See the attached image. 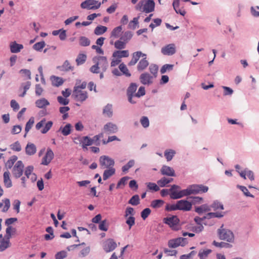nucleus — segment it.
I'll use <instances>...</instances> for the list:
<instances>
[{
  "label": "nucleus",
  "mask_w": 259,
  "mask_h": 259,
  "mask_svg": "<svg viewBox=\"0 0 259 259\" xmlns=\"http://www.w3.org/2000/svg\"><path fill=\"white\" fill-rule=\"evenodd\" d=\"M180 219L177 215H172L170 217L164 218L163 222L164 224L169 226L173 230L177 231L179 229V224Z\"/></svg>",
  "instance_id": "nucleus-2"
},
{
  "label": "nucleus",
  "mask_w": 259,
  "mask_h": 259,
  "mask_svg": "<svg viewBox=\"0 0 259 259\" xmlns=\"http://www.w3.org/2000/svg\"><path fill=\"white\" fill-rule=\"evenodd\" d=\"M67 255V252L65 250H62L58 252L55 254V259H64Z\"/></svg>",
  "instance_id": "nucleus-64"
},
{
  "label": "nucleus",
  "mask_w": 259,
  "mask_h": 259,
  "mask_svg": "<svg viewBox=\"0 0 259 259\" xmlns=\"http://www.w3.org/2000/svg\"><path fill=\"white\" fill-rule=\"evenodd\" d=\"M195 223L198 225H200L204 224V225H208L212 226L213 225V223H209L207 220V218L206 217V215L202 218H200L199 217H195L194 219Z\"/></svg>",
  "instance_id": "nucleus-21"
},
{
  "label": "nucleus",
  "mask_w": 259,
  "mask_h": 259,
  "mask_svg": "<svg viewBox=\"0 0 259 259\" xmlns=\"http://www.w3.org/2000/svg\"><path fill=\"white\" fill-rule=\"evenodd\" d=\"M176 154V151L172 149H167L164 151V155L167 161L171 160Z\"/></svg>",
  "instance_id": "nucleus-40"
},
{
  "label": "nucleus",
  "mask_w": 259,
  "mask_h": 259,
  "mask_svg": "<svg viewBox=\"0 0 259 259\" xmlns=\"http://www.w3.org/2000/svg\"><path fill=\"white\" fill-rule=\"evenodd\" d=\"M178 210L177 206V203L176 204H169L167 203L165 207V210L167 211H172Z\"/></svg>",
  "instance_id": "nucleus-63"
},
{
  "label": "nucleus",
  "mask_w": 259,
  "mask_h": 259,
  "mask_svg": "<svg viewBox=\"0 0 259 259\" xmlns=\"http://www.w3.org/2000/svg\"><path fill=\"white\" fill-rule=\"evenodd\" d=\"M34 122V117H30V119H29V120L27 122L26 125H25V131L26 133H27L30 131V130Z\"/></svg>",
  "instance_id": "nucleus-59"
},
{
  "label": "nucleus",
  "mask_w": 259,
  "mask_h": 259,
  "mask_svg": "<svg viewBox=\"0 0 259 259\" xmlns=\"http://www.w3.org/2000/svg\"><path fill=\"white\" fill-rule=\"evenodd\" d=\"M93 62H96L98 63L100 68L103 72H105L108 67V63L107 57L105 56H97L93 58Z\"/></svg>",
  "instance_id": "nucleus-6"
},
{
  "label": "nucleus",
  "mask_w": 259,
  "mask_h": 259,
  "mask_svg": "<svg viewBox=\"0 0 259 259\" xmlns=\"http://www.w3.org/2000/svg\"><path fill=\"white\" fill-rule=\"evenodd\" d=\"M211 210L210 207L207 204H202L200 206L196 207L195 212L199 214L203 213L204 212H208Z\"/></svg>",
  "instance_id": "nucleus-26"
},
{
  "label": "nucleus",
  "mask_w": 259,
  "mask_h": 259,
  "mask_svg": "<svg viewBox=\"0 0 259 259\" xmlns=\"http://www.w3.org/2000/svg\"><path fill=\"white\" fill-rule=\"evenodd\" d=\"M140 53H138V52H136L133 53L132 54V58L131 60L128 63L129 66H133L135 65L140 58Z\"/></svg>",
  "instance_id": "nucleus-38"
},
{
  "label": "nucleus",
  "mask_w": 259,
  "mask_h": 259,
  "mask_svg": "<svg viewBox=\"0 0 259 259\" xmlns=\"http://www.w3.org/2000/svg\"><path fill=\"white\" fill-rule=\"evenodd\" d=\"M217 235L220 240L229 243L234 242L235 236L233 232L231 230L225 228L224 224H222L217 230Z\"/></svg>",
  "instance_id": "nucleus-1"
},
{
  "label": "nucleus",
  "mask_w": 259,
  "mask_h": 259,
  "mask_svg": "<svg viewBox=\"0 0 259 259\" xmlns=\"http://www.w3.org/2000/svg\"><path fill=\"white\" fill-rule=\"evenodd\" d=\"M211 250L208 249L205 250H200L198 253V256L200 259H205L208 255L211 252Z\"/></svg>",
  "instance_id": "nucleus-56"
},
{
  "label": "nucleus",
  "mask_w": 259,
  "mask_h": 259,
  "mask_svg": "<svg viewBox=\"0 0 259 259\" xmlns=\"http://www.w3.org/2000/svg\"><path fill=\"white\" fill-rule=\"evenodd\" d=\"M126 43L120 39L116 40L114 42V47L118 50H122L125 48Z\"/></svg>",
  "instance_id": "nucleus-53"
},
{
  "label": "nucleus",
  "mask_w": 259,
  "mask_h": 259,
  "mask_svg": "<svg viewBox=\"0 0 259 259\" xmlns=\"http://www.w3.org/2000/svg\"><path fill=\"white\" fill-rule=\"evenodd\" d=\"M99 162L102 167L107 168L113 167L115 164L114 159L106 155L101 156L99 158Z\"/></svg>",
  "instance_id": "nucleus-8"
},
{
  "label": "nucleus",
  "mask_w": 259,
  "mask_h": 259,
  "mask_svg": "<svg viewBox=\"0 0 259 259\" xmlns=\"http://www.w3.org/2000/svg\"><path fill=\"white\" fill-rule=\"evenodd\" d=\"M74 140H78L80 143L82 144V147L83 149H87V147L91 146L93 144V140L88 136H84L80 139L79 137L74 138Z\"/></svg>",
  "instance_id": "nucleus-17"
},
{
  "label": "nucleus",
  "mask_w": 259,
  "mask_h": 259,
  "mask_svg": "<svg viewBox=\"0 0 259 259\" xmlns=\"http://www.w3.org/2000/svg\"><path fill=\"white\" fill-rule=\"evenodd\" d=\"M133 34L130 31H126L120 37V39L126 44L133 37Z\"/></svg>",
  "instance_id": "nucleus-39"
},
{
  "label": "nucleus",
  "mask_w": 259,
  "mask_h": 259,
  "mask_svg": "<svg viewBox=\"0 0 259 259\" xmlns=\"http://www.w3.org/2000/svg\"><path fill=\"white\" fill-rule=\"evenodd\" d=\"M161 174L162 175L167 176H175V172L172 168L167 165H163L160 169Z\"/></svg>",
  "instance_id": "nucleus-19"
},
{
  "label": "nucleus",
  "mask_w": 259,
  "mask_h": 259,
  "mask_svg": "<svg viewBox=\"0 0 259 259\" xmlns=\"http://www.w3.org/2000/svg\"><path fill=\"white\" fill-rule=\"evenodd\" d=\"M36 151L35 145L33 143H28L25 148L26 154L28 155H34Z\"/></svg>",
  "instance_id": "nucleus-24"
},
{
  "label": "nucleus",
  "mask_w": 259,
  "mask_h": 259,
  "mask_svg": "<svg viewBox=\"0 0 259 259\" xmlns=\"http://www.w3.org/2000/svg\"><path fill=\"white\" fill-rule=\"evenodd\" d=\"M138 85L136 83L132 82L130 83V85L126 90V96L127 97L128 101L132 104L136 103V101L133 99L135 97L136 92L137 90Z\"/></svg>",
  "instance_id": "nucleus-4"
},
{
  "label": "nucleus",
  "mask_w": 259,
  "mask_h": 259,
  "mask_svg": "<svg viewBox=\"0 0 259 259\" xmlns=\"http://www.w3.org/2000/svg\"><path fill=\"white\" fill-rule=\"evenodd\" d=\"M174 67V65L172 64H164L162 66L160 69V73L161 74L165 73L167 70L170 71L172 70Z\"/></svg>",
  "instance_id": "nucleus-62"
},
{
  "label": "nucleus",
  "mask_w": 259,
  "mask_h": 259,
  "mask_svg": "<svg viewBox=\"0 0 259 259\" xmlns=\"http://www.w3.org/2000/svg\"><path fill=\"white\" fill-rule=\"evenodd\" d=\"M119 68L121 72H122V73L124 74L126 76L130 77L131 76V73L129 72L127 67L124 63H121L119 65Z\"/></svg>",
  "instance_id": "nucleus-51"
},
{
  "label": "nucleus",
  "mask_w": 259,
  "mask_h": 259,
  "mask_svg": "<svg viewBox=\"0 0 259 259\" xmlns=\"http://www.w3.org/2000/svg\"><path fill=\"white\" fill-rule=\"evenodd\" d=\"M23 48V46L22 45L17 44L16 41L13 42L10 45V50L12 53H19Z\"/></svg>",
  "instance_id": "nucleus-25"
},
{
  "label": "nucleus",
  "mask_w": 259,
  "mask_h": 259,
  "mask_svg": "<svg viewBox=\"0 0 259 259\" xmlns=\"http://www.w3.org/2000/svg\"><path fill=\"white\" fill-rule=\"evenodd\" d=\"M143 8V12L149 13L154 11L155 2L153 0H145Z\"/></svg>",
  "instance_id": "nucleus-16"
},
{
  "label": "nucleus",
  "mask_w": 259,
  "mask_h": 259,
  "mask_svg": "<svg viewBox=\"0 0 259 259\" xmlns=\"http://www.w3.org/2000/svg\"><path fill=\"white\" fill-rule=\"evenodd\" d=\"M54 152L51 148H48L45 155L42 159L41 164L48 165L54 158Z\"/></svg>",
  "instance_id": "nucleus-13"
},
{
  "label": "nucleus",
  "mask_w": 259,
  "mask_h": 259,
  "mask_svg": "<svg viewBox=\"0 0 259 259\" xmlns=\"http://www.w3.org/2000/svg\"><path fill=\"white\" fill-rule=\"evenodd\" d=\"M181 242H180V239L179 237L170 239L168 241V246L169 248H175L179 246H181Z\"/></svg>",
  "instance_id": "nucleus-30"
},
{
  "label": "nucleus",
  "mask_w": 259,
  "mask_h": 259,
  "mask_svg": "<svg viewBox=\"0 0 259 259\" xmlns=\"http://www.w3.org/2000/svg\"><path fill=\"white\" fill-rule=\"evenodd\" d=\"M178 189H175V191H172L171 196L172 199H178L185 196L192 195V190L189 185L186 189L178 191Z\"/></svg>",
  "instance_id": "nucleus-3"
},
{
  "label": "nucleus",
  "mask_w": 259,
  "mask_h": 259,
  "mask_svg": "<svg viewBox=\"0 0 259 259\" xmlns=\"http://www.w3.org/2000/svg\"><path fill=\"white\" fill-rule=\"evenodd\" d=\"M10 173L7 170L4 173V184L7 188H11L12 186V181L10 178Z\"/></svg>",
  "instance_id": "nucleus-22"
},
{
  "label": "nucleus",
  "mask_w": 259,
  "mask_h": 259,
  "mask_svg": "<svg viewBox=\"0 0 259 259\" xmlns=\"http://www.w3.org/2000/svg\"><path fill=\"white\" fill-rule=\"evenodd\" d=\"M212 244L217 247L220 248H230L232 247V245H231L229 242H218L215 240L213 241L212 242Z\"/></svg>",
  "instance_id": "nucleus-34"
},
{
  "label": "nucleus",
  "mask_w": 259,
  "mask_h": 259,
  "mask_svg": "<svg viewBox=\"0 0 259 259\" xmlns=\"http://www.w3.org/2000/svg\"><path fill=\"white\" fill-rule=\"evenodd\" d=\"M140 17L134 18L133 21H131L128 24V27L133 29L136 28L137 25L139 24V19Z\"/></svg>",
  "instance_id": "nucleus-61"
},
{
  "label": "nucleus",
  "mask_w": 259,
  "mask_h": 259,
  "mask_svg": "<svg viewBox=\"0 0 259 259\" xmlns=\"http://www.w3.org/2000/svg\"><path fill=\"white\" fill-rule=\"evenodd\" d=\"M129 56V52L128 50H120L115 51L113 53L112 57L114 58H117L118 59L122 57H127Z\"/></svg>",
  "instance_id": "nucleus-23"
},
{
  "label": "nucleus",
  "mask_w": 259,
  "mask_h": 259,
  "mask_svg": "<svg viewBox=\"0 0 259 259\" xmlns=\"http://www.w3.org/2000/svg\"><path fill=\"white\" fill-rule=\"evenodd\" d=\"M178 209L185 211H190L192 208V203L187 200H180L177 201Z\"/></svg>",
  "instance_id": "nucleus-10"
},
{
  "label": "nucleus",
  "mask_w": 259,
  "mask_h": 259,
  "mask_svg": "<svg viewBox=\"0 0 259 259\" xmlns=\"http://www.w3.org/2000/svg\"><path fill=\"white\" fill-rule=\"evenodd\" d=\"M180 186L177 185H172L169 189H163L160 191V195L162 197H164L169 194L171 198V193L172 191H175V189H180Z\"/></svg>",
  "instance_id": "nucleus-18"
},
{
  "label": "nucleus",
  "mask_w": 259,
  "mask_h": 259,
  "mask_svg": "<svg viewBox=\"0 0 259 259\" xmlns=\"http://www.w3.org/2000/svg\"><path fill=\"white\" fill-rule=\"evenodd\" d=\"M71 127L72 126L71 124L67 123L63 128L62 126L60 127L59 131H61V133L63 136H67L71 133Z\"/></svg>",
  "instance_id": "nucleus-35"
},
{
  "label": "nucleus",
  "mask_w": 259,
  "mask_h": 259,
  "mask_svg": "<svg viewBox=\"0 0 259 259\" xmlns=\"http://www.w3.org/2000/svg\"><path fill=\"white\" fill-rule=\"evenodd\" d=\"M87 60V55L84 54L79 53L77 58H76L75 61L77 66L83 64Z\"/></svg>",
  "instance_id": "nucleus-41"
},
{
  "label": "nucleus",
  "mask_w": 259,
  "mask_h": 259,
  "mask_svg": "<svg viewBox=\"0 0 259 259\" xmlns=\"http://www.w3.org/2000/svg\"><path fill=\"white\" fill-rule=\"evenodd\" d=\"M149 69L151 73H152L154 77H156L158 70V65L152 64L150 65Z\"/></svg>",
  "instance_id": "nucleus-58"
},
{
  "label": "nucleus",
  "mask_w": 259,
  "mask_h": 259,
  "mask_svg": "<svg viewBox=\"0 0 259 259\" xmlns=\"http://www.w3.org/2000/svg\"><path fill=\"white\" fill-rule=\"evenodd\" d=\"M161 52L164 55L172 56L176 52L175 45L174 44L167 45L162 48Z\"/></svg>",
  "instance_id": "nucleus-11"
},
{
  "label": "nucleus",
  "mask_w": 259,
  "mask_h": 259,
  "mask_svg": "<svg viewBox=\"0 0 259 259\" xmlns=\"http://www.w3.org/2000/svg\"><path fill=\"white\" fill-rule=\"evenodd\" d=\"M164 203V201L161 199L153 200L151 203V206L154 208L160 207Z\"/></svg>",
  "instance_id": "nucleus-47"
},
{
  "label": "nucleus",
  "mask_w": 259,
  "mask_h": 259,
  "mask_svg": "<svg viewBox=\"0 0 259 259\" xmlns=\"http://www.w3.org/2000/svg\"><path fill=\"white\" fill-rule=\"evenodd\" d=\"M24 165L21 160H18L14 165L12 169V174L16 179L20 178L24 171Z\"/></svg>",
  "instance_id": "nucleus-5"
},
{
  "label": "nucleus",
  "mask_w": 259,
  "mask_h": 259,
  "mask_svg": "<svg viewBox=\"0 0 259 259\" xmlns=\"http://www.w3.org/2000/svg\"><path fill=\"white\" fill-rule=\"evenodd\" d=\"M115 173V169L114 167H109L105 170L103 175V179L104 181L107 180L110 177Z\"/></svg>",
  "instance_id": "nucleus-29"
},
{
  "label": "nucleus",
  "mask_w": 259,
  "mask_h": 259,
  "mask_svg": "<svg viewBox=\"0 0 259 259\" xmlns=\"http://www.w3.org/2000/svg\"><path fill=\"white\" fill-rule=\"evenodd\" d=\"M225 214V212H208L206 214V217L207 218V220L214 218H223Z\"/></svg>",
  "instance_id": "nucleus-33"
},
{
  "label": "nucleus",
  "mask_w": 259,
  "mask_h": 259,
  "mask_svg": "<svg viewBox=\"0 0 259 259\" xmlns=\"http://www.w3.org/2000/svg\"><path fill=\"white\" fill-rule=\"evenodd\" d=\"M101 4L100 2L96 0H85L81 4L80 6L82 9L95 10L98 9Z\"/></svg>",
  "instance_id": "nucleus-7"
},
{
  "label": "nucleus",
  "mask_w": 259,
  "mask_h": 259,
  "mask_svg": "<svg viewBox=\"0 0 259 259\" xmlns=\"http://www.w3.org/2000/svg\"><path fill=\"white\" fill-rule=\"evenodd\" d=\"M10 147L12 150L17 152H19L22 149L21 146L18 141L10 145Z\"/></svg>",
  "instance_id": "nucleus-60"
},
{
  "label": "nucleus",
  "mask_w": 259,
  "mask_h": 259,
  "mask_svg": "<svg viewBox=\"0 0 259 259\" xmlns=\"http://www.w3.org/2000/svg\"><path fill=\"white\" fill-rule=\"evenodd\" d=\"M117 247L116 243L113 239H108L104 243L103 249L106 252H109L115 249Z\"/></svg>",
  "instance_id": "nucleus-15"
},
{
  "label": "nucleus",
  "mask_w": 259,
  "mask_h": 259,
  "mask_svg": "<svg viewBox=\"0 0 259 259\" xmlns=\"http://www.w3.org/2000/svg\"><path fill=\"white\" fill-rule=\"evenodd\" d=\"M57 69L61 71L68 72L74 70V67L71 66L68 60H65L61 66H58Z\"/></svg>",
  "instance_id": "nucleus-20"
},
{
  "label": "nucleus",
  "mask_w": 259,
  "mask_h": 259,
  "mask_svg": "<svg viewBox=\"0 0 259 259\" xmlns=\"http://www.w3.org/2000/svg\"><path fill=\"white\" fill-rule=\"evenodd\" d=\"M135 163V161L134 159L130 160L125 165H123L122 168V171L123 172H127L128 169L132 167Z\"/></svg>",
  "instance_id": "nucleus-49"
},
{
  "label": "nucleus",
  "mask_w": 259,
  "mask_h": 259,
  "mask_svg": "<svg viewBox=\"0 0 259 259\" xmlns=\"http://www.w3.org/2000/svg\"><path fill=\"white\" fill-rule=\"evenodd\" d=\"M128 203L134 206L138 205L140 203L139 196L137 194L133 196L129 200Z\"/></svg>",
  "instance_id": "nucleus-48"
},
{
  "label": "nucleus",
  "mask_w": 259,
  "mask_h": 259,
  "mask_svg": "<svg viewBox=\"0 0 259 259\" xmlns=\"http://www.w3.org/2000/svg\"><path fill=\"white\" fill-rule=\"evenodd\" d=\"M10 240L9 237L7 240L3 239L0 244V251H3L9 246Z\"/></svg>",
  "instance_id": "nucleus-46"
},
{
  "label": "nucleus",
  "mask_w": 259,
  "mask_h": 259,
  "mask_svg": "<svg viewBox=\"0 0 259 259\" xmlns=\"http://www.w3.org/2000/svg\"><path fill=\"white\" fill-rule=\"evenodd\" d=\"M236 187L237 188L239 189L246 196L252 198L254 197V195L250 193L246 187L239 185H237Z\"/></svg>",
  "instance_id": "nucleus-50"
},
{
  "label": "nucleus",
  "mask_w": 259,
  "mask_h": 259,
  "mask_svg": "<svg viewBox=\"0 0 259 259\" xmlns=\"http://www.w3.org/2000/svg\"><path fill=\"white\" fill-rule=\"evenodd\" d=\"M88 98V95L86 91H83L81 94L76 95V97L74 98L76 101L82 102L86 100Z\"/></svg>",
  "instance_id": "nucleus-44"
},
{
  "label": "nucleus",
  "mask_w": 259,
  "mask_h": 259,
  "mask_svg": "<svg viewBox=\"0 0 259 259\" xmlns=\"http://www.w3.org/2000/svg\"><path fill=\"white\" fill-rule=\"evenodd\" d=\"M146 185L149 190L157 192L159 190V187L154 183L148 182Z\"/></svg>",
  "instance_id": "nucleus-54"
},
{
  "label": "nucleus",
  "mask_w": 259,
  "mask_h": 259,
  "mask_svg": "<svg viewBox=\"0 0 259 259\" xmlns=\"http://www.w3.org/2000/svg\"><path fill=\"white\" fill-rule=\"evenodd\" d=\"M51 78L52 84L55 87H58L61 85L64 82L63 78L60 77L52 76Z\"/></svg>",
  "instance_id": "nucleus-37"
},
{
  "label": "nucleus",
  "mask_w": 259,
  "mask_h": 259,
  "mask_svg": "<svg viewBox=\"0 0 259 259\" xmlns=\"http://www.w3.org/2000/svg\"><path fill=\"white\" fill-rule=\"evenodd\" d=\"M103 130L108 135L115 134L118 131V127L116 124L109 122L104 125Z\"/></svg>",
  "instance_id": "nucleus-12"
},
{
  "label": "nucleus",
  "mask_w": 259,
  "mask_h": 259,
  "mask_svg": "<svg viewBox=\"0 0 259 259\" xmlns=\"http://www.w3.org/2000/svg\"><path fill=\"white\" fill-rule=\"evenodd\" d=\"M149 65V62L146 58L142 59L138 64L137 70L139 71H142L145 70Z\"/></svg>",
  "instance_id": "nucleus-27"
},
{
  "label": "nucleus",
  "mask_w": 259,
  "mask_h": 259,
  "mask_svg": "<svg viewBox=\"0 0 259 259\" xmlns=\"http://www.w3.org/2000/svg\"><path fill=\"white\" fill-rule=\"evenodd\" d=\"M45 46L46 43L44 40H42L35 44L33 46V49L37 51L40 52Z\"/></svg>",
  "instance_id": "nucleus-52"
},
{
  "label": "nucleus",
  "mask_w": 259,
  "mask_h": 259,
  "mask_svg": "<svg viewBox=\"0 0 259 259\" xmlns=\"http://www.w3.org/2000/svg\"><path fill=\"white\" fill-rule=\"evenodd\" d=\"M192 195H197L206 193L208 190V187L202 184H193L190 185Z\"/></svg>",
  "instance_id": "nucleus-9"
},
{
  "label": "nucleus",
  "mask_w": 259,
  "mask_h": 259,
  "mask_svg": "<svg viewBox=\"0 0 259 259\" xmlns=\"http://www.w3.org/2000/svg\"><path fill=\"white\" fill-rule=\"evenodd\" d=\"M18 157L16 155L12 156L5 164L6 167L11 169L14 165V163L17 160Z\"/></svg>",
  "instance_id": "nucleus-42"
},
{
  "label": "nucleus",
  "mask_w": 259,
  "mask_h": 259,
  "mask_svg": "<svg viewBox=\"0 0 259 259\" xmlns=\"http://www.w3.org/2000/svg\"><path fill=\"white\" fill-rule=\"evenodd\" d=\"M99 229L103 231H107L108 229V223L107 220H104L100 222Z\"/></svg>",
  "instance_id": "nucleus-57"
},
{
  "label": "nucleus",
  "mask_w": 259,
  "mask_h": 259,
  "mask_svg": "<svg viewBox=\"0 0 259 259\" xmlns=\"http://www.w3.org/2000/svg\"><path fill=\"white\" fill-rule=\"evenodd\" d=\"M103 114L108 117H111L113 115L112 105L107 104L103 108Z\"/></svg>",
  "instance_id": "nucleus-31"
},
{
  "label": "nucleus",
  "mask_w": 259,
  "mask_h": 259,
  "mask_svg": "<svg viewBox=\"0 0 259 259\" xmlns=\"http://www.w3.org/2000/svg\"><path fill=\"white\" fill-rule=\"evenodd\" d=\"M209 206L210 207V209H212L214 211H217L218 209H224L223 204L218 200L213 201Z\"/></svg>",
  "instance_id": "nucleus-28"
},
{
  "label": "nucleus",
  "mask_w": 259,
  "mask_h": 259,
  "mask_svg": "<svg viewBox=\"0 0 259 259\" xmlns=\"http://www.w3.org/2000/svg\"><path fill=\"white\" fill-rule=\"evenodd\" d=\"M180 3H178L177 5V4H175V2L173 1L172 6H173L174 9L175 10L176 13L177 14H179L180 15H181L183 16H184L185 15V14H186V12L184 9L183 7L180 8Z\"/></svg>",
  "instance_id": "nucleus-36"
},
{
  "label": "nucleus",
  "mask_w": 259,
  "mask_h": 259,
  "mask_svg": "<svg viewBox=\"0 0 259 259\" xmlns=\"http://www.w3.org/2000/svg\"><path fill=\"white\" fill-rule=\"evenodd\" d=\"M122 29L121 26H117L114 28L111 32V36L115 38H118L119 36V34Z\"/></svg>",
  "instance_id": "nucleus-55"
},
{
  "label": "nucleus",
  "mask_w": 259,
  "mask_h": 259,
  "mask_svg": "<svg viewBox=\"0 0 259 259\" xmlns=\"http://www.w3.org/2000/svg\"><path fill=\"white\" fill-rule=\"evenodd\" d=\"M153 76H151L148 72H144L142 73L139 77L141 83L144 85L151 84L153 83Z\"/></svg>",
  "instance_id": "nucleus-14"
},
{
  "label": "nucleus",
  "mask_w": 259,
  "mask_h": 259,
  "mask_svg": "<svg viewBox=\"0 0 259 259\" xmlns=\"http://www.w3.org/2000/svg\"><path fill=\"white\" fill-rule=\"evenodd\" d=\"M36 106L39 108H44L50 105L49 102L45 98H41L35 101Z\"/></svg>",
  "instance_id": "nucleus-32"
},
{
  "label": "nucleus",
  "mask_w": 259,
  "mask_h": 259,
  "mask_svg": "<svg viewBox=\"0 0 259 259\" xmlns=\"http://www.w3.org/2000/svg\"><path fill=\"white\" fill-rule=\"evenodd\" d=\"M107 30V28L106 26L98 25L94 30V33L96 35H100L104 33Z\"/></svg>",
  "instance_id": "nucleus-45"
},
{
  "label": "nucleus",
  "mask_w": 259,
  "mask_h": 259,
  "mask_svg": "<svg viewBox=\"0 0 259 259\" xmlns=\"http://www.w3.org/2000/svg\"><path fill=\"white\" fill-rule=\"evenodd\" d=\"M90 40L87 37L81 36L79 37V44L82 47H87L90 46Z\"/></svg>",
  "instance_id": "nucleus-43"
}]
</instances>
